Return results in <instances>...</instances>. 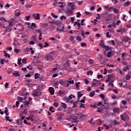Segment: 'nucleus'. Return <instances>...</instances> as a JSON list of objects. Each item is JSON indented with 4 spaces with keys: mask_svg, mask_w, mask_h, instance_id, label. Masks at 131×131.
Returning <instances> with one entry per match:
<instances>
[{
    "mask_svg": "<svg viewBox=\"0 0 131 131\" xmlns=\"http://www.w3.org/2000/svg\"><path fill=\"white\" fill-rule=\"evenodd\" d=\"M32 96L34 97H40L41 96V93L37 90H34L32 93Z\"/></svg>",
    "mask_w": 131,
    "mask_h": 131,
    "instance_id": "nucleus-1",
    "label": "nucleus"
},
{
    "mask_svg": "<svg viewBox=\"0 0 131 131\" xmlns=\"http://www.w3.org/2000/svg\"><path fill=\"white\" fill-rule=\"evenodd\" d=\"M45 59L47 60V61H53V60H54L53 56L50 54L46 55L45 56Z\"/></svg>",
    "mask_w": 131,
    "mask_h": 131,
    "instance_id": "nucleus-2",
    "label": "nucleus"
},
{
    "mask_svg": "<svg viewBox=\"0 0 131 131\" xmlns=\"http://www.w3.org/2000/svg\"><path fill=\"white\" fill-rule=\"evenodd\" d=\"M77 115H78V116H79L80 119H82L84 118V117H86V115H84L83 114H82L80 112H78L77 114Z\"/></svg>",
    "mask_w": 131,
    "mask_h": 131,
    "instance_id": "nucleus-3",
    "label": "nucleus"
},
{
    "mask_svg": "<svg viewBox=\"0 0 131 131\" xmlns=\"http://www.w3.org/2000/svg\"><path fill=\"white\" fill-rule=\"evenodd\" d=\"M49 92L50 93V94L51 95V96H53V95H54V94H55V90L54 89V88L53 87H50L49 88Z\"/></svg>",
    "mask_w": 131,
    "mask_h": 131,
    "instance_id": "nucleus-4",
    "label": "nucleus"
},
{
    "mask_svg": "<svg viewBox=\"0 0 131 131\" xmlns=\"http://www.w3.org/2000/svg\"><path fill=\"white\" fill-rule=\"evenodd\" d=\"M68 5L71 7L72 10H75V5L73 4V3L69 2L68 3Z\"/></svg>",
    "mask_w": 131,
    "mask_h": 131,
    "instance_id": "nucleus-5",
    "label": "nucleus"
},
{
    "mask_svg": "<svg viewBox=\"0 0 131 131\" xmlns=\"http://www.w3.org/2000/svg\"><path fill=\"white\" fill-rule=\"evenodd\" d=\"M121 111V110L119 107H115L113 109V112L115 113H119Z\"/></svg>",
    "mask_w": 131,
    "mask_h": 131,
    "instance_id": "nucleus-6",
    "label": "nucleus"
},
{
    "mask_svg": "<svg viewBox=\"0 0 131 131\" xmlns=\"http://www.w3.org/2000/svg\"><path fill=\"white\" fill-rule=\"evenodd\" d=\"M32 17H34V19H36L37 20H39L40 19L39 13H34Z\"/></svg>",
    "mask_w": 131,
    "mask_h": 131,
    "instance_id": "nucleus-7",
    "label": "nucleus"
},
{
    "mask_svg": "<svg viewBox=\"0 0 131 131\" xmlns=\"http://www.w3.org/2000/svg\"><path fill=\"white\" fill-rule=\"evenodd\" d=\"M78 118L77 116H73L72 118V122H78Z\"/></svg>",
    "mask_w": 131,
    "mask_h": 131,
    "instance_id": "nucleus-8",
    "label": "nucleus"
},
{
    "mask_svg": "<svg viewBox=\"0 0 131 131\" xmlns=\"http://www.w3.org/2000/svg\"><path fill=\"white\" fill-rule=\"evenodd\" d=\"M120 118L121 120L125 121V118H126V115L125 114H123L120 115Z\"/></svg>",
    "mask_w": 131,
    "mask_h": 131,
    "instance_id": "nucleus-9",
    "label": "nucleus"
},
{
    "mask_svg": "<svg viewBox=\"0 0 131 131\" xmlns=\"http://www.w3.org/2000/svg\"><path fill=\"white\" fill-rule=\"evenodd\" d=\"M12 74L13 76H16V77L20 76V75L18 71H15L14 73H12Z\"/></svg>",
    "mask_w": 131,
    "mask_h": 131,
    "instance_id": "nucleus-10",
    "label": "nucleus"
},
{
    "mask_svg": "<svg viewBox=\"0 0 131 131\" xmlns=\"http://www.w3.org/2000/svg\"><path fill=\"white\" fill-rule=\"evenodd\" d=\"M102 106L104 107L105 109H108L109 108V103L104 102Z\"/></svg>",
    "mask_w": 131,
    "mask_h": 131,
    "instance_id": "nucleus-11",
    "label": "nucleus"
},
{
    "mask_svg": "<svg viewBox=\"0 0 131 131\" xmlns=\"http://www.w3.org/2000/svg\"><path fill=\"white\" fill-rule=\"evenodd\" d=\"M6 32H8V31H12V28H11V27H10V26H8L6 27V29L5 30Z\"/></svg>",
    "mask_w": 131,
    "mask_h": 131,
    "instance_id": "nucleus-12",
    "label": "nucleus"
},
{
    "mask_svg": "<svg viewBox=\"0 0 131 131\" xmlns=\"http://www.w3.org/2000/svg\"><path fill=\"white\" fill-rule=\"evenodd\" d=\"M61 107L62 108H63V109H67V104H66V103H63V102H61Z\"/></svg>",
    "mask_w": 131,
    "mask_h": 131,
    "instance_id": "nucleus-13",
    "label": "nucleus"
},
{
    "mask_svg": "<svg viewBox=\"0 0 131 131\" xmlns=\"http://www.w3.org/2000/svg\"><path fill=\"white\" fill-rule=\"evenodd\" d=\"M82 96H83V94H81V92H78V100H79V99H80V98H81V97H82Z\"/></svg>",
    "mask_w": 131,
    "mask_h": 131,
    "instance_id": "nucleus-14",
    "label": "nucleus"
},
{
    "mask_svg": "<svg viewBox=\"0 0 131 131\" xmlns=\"http://www.w3.org/2000/svg\"><path fill=\"white\" fill-rule=\"evenodd\" d=\"M99 46L102 47V48H104L105 47V43H104V40H102L100 41V43H99Z\"/></svg>",
    "mask_w": 131,
    "mask_h": 131,
    "instance_id": "nucleus-15",
    "label": "nucleus"
},
{
    "mask_svg": "<svg viewBox=\"0 0 131 131\" xmlns=\"http://www.w3.org/2000/svg\"><path fill=\"white\" fill-rule=\"evenodd\" d=\"M4 56L5 57H8V58H11V56H10V54H8L6 51H4Z\"/></svg>",
    "mask_w": 131,
    "mask_h": 131,
    "instance_id": "nucleus-16",
    "label": "nucleus"
},
{
    "mask_svg": "<svg viewBox=\"0 0 131 131\" xmlns=\"http://www.w3.org/2000/svg\"><path fill=\"white\" fill-rule=\"evenodd\" d=\"M129 38L128 37H124L122 40V41H124L125 42H127L128 40H129Z\"/></svg>",
    "mask_w": 131,
    "mask_h": 131,
    "instance_id": "nucleus-17",
    "label": "nucleus"
},
{
    "mask_svg": "<svg viewBox=\"0 0 131 131\" xmlns=\"http://www.w3.org/2000/svg\"><path fill=\"white\" fill-rule=\"evenodd\" d=\"M39 76H40V74L36 73L34 76L35 79H38L39 78Z\"/></svg>",
    "mask_w": 131,
    "mask_h": 131,
    "instance_id": "nucleus-18",
    "label": "nucleus"
},
{
    "mask_svg": "<svg viewBox=\"0 0 131 131\" xmlns=\"http://www.w3.org/2000/svg\"><path fill=\"white\" fill-rule=\"evenodd\" d=\"M71 79H72V78H70L69 79V80H68L69 83H70V84H74V80H71Z\"/></svg>",
    "mask_w": 131,
    "mask_h": 131,
    "instance_id": "nucleus-19",
    "label": "nucleus"
},
{
    "mask_svg": "<svg viewBox=\"0 0 131 131\" xmlns=\"http://www.w3.org/2000/svg\"><path fill=\"white\" fill-rule=\"evenodd\" d=\"M67 13H68V14H71V15H72L73 14V10L68 9Z\"/></svg>",
    "mask_w": 131,
    "mask_h": 131,
    "instance_id": "nucleus-20",
    "label": "nucleus"
},
{
    "mask_svg": "<svg viewBox=\"0 0 131 131\" xmlns=\"http://www.w3.org/2000/svg\"><path fill=\"white\" fill-rule=\"evenodd\" d=\"M17 100L18 101H19L21 103H22V102H23V97L17 96Z\"/></svg>",
    "mask_w": 131,
    "mask_h": 131,
    "instance_id": "nucleus-21",
    "label": "nucleus"
},
{
    "mask_svg": "<svg viewBox=\"0 0 131 131\" xmlns=\"http://www.w3.org/2000/svg\"><path fill=\"white\" fill-rule=\"evenodd\" d=\"M60 83V84L63 85L65 84L66 83V81H65L64 80H60L59 81H58Z\"/></svg>",
    "mask_w": 131,
    "mask_h": 131,
    "instance_id": "nucleus-22",
    "label": "nucleus"
},
{
    "mask_svg": "<svg viewBox=\"0 0 131 131\" xmlns=\"http://www.w3.org/2000/svg\"><path fill=\"white\" fill-rule=\"evenodd\" d=\"M95 91H92L91 93H90V97H94V96H95Z\"/></svg>",
    "mask_w": 131,
    "mask_h": 131,
    "instance_id": "nucleus-23",
    "label": "nucleus"
},
{
    "mask_svg": "<svg viewBox=\"0 0 131 131\" xmlns=\"http://www.w3.org/2000/svg\"><path fill=\"white\" fill-rule=\"evenodd\" d=\"M113 10L115 14H118L119 13V10L116 8H113Z\"/></svg>",
    "mask_w": 131,
    "mask_h": 131,
    "instance_id": "nucleus-24",
    "label": "nucleus"
},
{
    "mask_svg": "<svg viewBox=\"0 0 131 131\" xmlns=\"http://www.w3.org/2000/svg\"><path fill=\"white\" fill-rule=\"evenodd\" d=\"M33 27L34 28H36V25H35V24H34V23L31 24V29H33Z\"/></svg>",
    "mask_w": 131,
    "mask_h": 131,
    "instance_id": "nucleus-25",
    "label": "nucleus"
},
{
    "mask_svg": "<svg viewBox=\"0 0 131 131\" xmlns=\"http://www.w3.org/2000/svg\"><path fill=\"white\" fill-rule=\"evenodd\" d=\"M5 118L6 119V121H10V122L13 121V120L10 119V117L6 116L5 117Z\"/></svg>",
    "mask_w": 131,
    "mask_h": 131,
    "instance_id": "nucleus-26",
    "label": "nucleus"
},
{
    "mask_svg": "<svg viewBox=\"0 0 131 131\" xmlns=\"http://www.w3.org/2000/svg\"><path fill=\"white\" fill-rule=\"evenodd\" d=\"M97 112H99V113H103V108L98 107L97 108Z\"/></svg>",
    "mask_w": 131,
    "mask_h": 131,
    "instance_id": "nucleus-27",
    "label": "nucleus"
},
{
    "mask_svg": "<svg viewBox=\"0 0 131 131\" xmlns=\"http://www.w3.org/2000/svg\"><path fill=\"white\" fill-rule=\"evenodd\" d=\"M29 104H30V102L29 101H26L25 102H24V105L26 106H28Z\"/></svg>",
    "mask_w": 131,
    "mask_h": 131,
    "instance_id": "nucleus-28",
    "label": "nucleus"
},
{
    "mask_svg": "<svg viewBox=\"0 0 131 131\" xmlns=\"http://www.w3.org/2000/svg\"><path fill=\"white\" fill-rule=\"evenodd\" d=\"M59 8H64V5H63V3L58 2Z\"/></svg>",
    "mask_w": 131,
    "mask_h": 131,
    "instance_id": "nucleus-29",
    "label": "nucleus"
},
{
    "mask_svg": "<svg viewBox=\"0 0 131 131\" xmlns=\"http://www.w3.org/2000/svg\"><path fill=\"white\" fill-rule=\"evenodd\" d=\"M63 101H66V102H68L69 100H70V98H69L68 97H65L63 99Z\"/></svg>",
    "mask_w": 131,
    "mask_h": 131,
    "instance_id": "nucleus-30",
    "label": "nucleus"
},
{
    "mask_svg": "<svg viewBox=\"0 0 131 131\" xmlns=\"http://www.w3.org/2000/svg\"><path fill=\"white\" fill-rule=\"evenodd\" d=\"M76 39L79 41H81V37L80 36H77L76 37Z\"/></svg>",
    "mask_w": 131,
    "mask_h": 131,
    "instance_id": "nucleus-31",
    "label": "nucleus"
},
{
    "mask_svg": "<svg viewBox=\"0 0 131 131\" xmlns=\"http://www.w3.org/2000/svg\"><path fill=\"white\" fill-rule=\"evenodd\" d=\"M107 79L105 80V82H109V80H110V78H111V75H108Z\"/></svg>",
    "mask_w": 131,
    "mask_h": 131,
    "instance_id": "nucleus-32",
    "label": "nucleus"
},
{
    "mask_svg": "<svg viewBox=\"0 0 131 131\" xmlns=\"http://www.w3.org/2000/svg\"><path fill=\"white\" fill-rule=\"evenodd\" d=\"M42 26H43L44 28H47V27H49V25L48 23H44L42 25Z\"/></svg>",
    "mask_w": 131,
    "mask_h": 131,
    "instance_id": "nucleus-33",
    "label": "nucleus"
},
{
    "mask_svg": "<svg viewBox=\"0 0 131 131\" xmlns=\"http://www.w3.org/2000/svg\"><path fill=\"white\" fill-rule=\"evenodd\" d=\"M129 5H130V3H129V2H127L124 4V6H125V7H127L129 6Z\"/></svg>",
    "mask_w": 131,
    "mask_h": 131,
    "instance_id": "nucleus-34",
    "label": "nucleus"
},
{
    "mask_svg": "<svg viewBox=\"0 0 131 131\" xmlns=\"http://www.w3.org/2000/svg\"><path fill=\"white\" fill-rule=\"evenodd\" d=\"M117 32H121L122 33H123L124 32V30L122 29H119V30H117Z\"/></svg>",
    "mask_w": 131,
    "mask_h": 131,
    "instance_id": "nucleus-35",
    "label": "nucleus"
},
{
    "mask_svg": "<svg viewBox=\"0 0 131 131\" xmlns=\"http://www.w3.org/2000/svg\"><path fill=\"white\" fill-rule=\"evenodd\" d=\"M90 73L91 75H93V71L90 70V71H88L87 72V75H90Z\"/></svg>",
    "mask_w": 131,
    "mask_h": 131,
    "instance_id": "nucleus-36",
    "label": "nucleus"
},
{
    "mask_svg": "<svg viewBox=\"0 0 131 131\" xmlns=\"http://www.w3.org/2000/svg\"><path fill=\"white\" fill-rule=\"evenodd\" d=\"M59 94L60 96H62V95H63V94H65V91H61V90L59 91Z\"/></svg>",
    "mask_w": 131,
    "mask_h": 131,
    "instance_id": "nucleus-37",
    "label": "nucleus"
},
{
    "mask_svg": "<svg viewBox=\"0 0 131 131\" xmlns=\"http://www.w3.org/2000/svg\"><path fill=\"white\" fill-rule=\"evenodd\" d=\"M7 22H9V25L8 26L11 27V26H13V21H10L9 20H7Z\"/></svg>",
    "mask_w": 131,
    "mask_h": 131,
    "instance_id": "nucleus-38",
    "label": "nucleus"
},
{
    "mask_svg": "<svg viewBox=\"0 0 131 131\" xmlns=\"http://www.w3.org/2000/svg\"><path fill=\"white\" fill-rule=\"evenodd\" d=\"M21 61H22V58H19V59H18L17 60V63L18 64V65H20L21 64Z\"/></svg>",
    "mask_w": 131,
    "mask_h": 131,
    "instance_id": "nucleus-39",
    "label": "nucleus"
},
{
    "mask_svg": "<svg viewBox=\"0 0 131 131\" xmlns=\"http://www.w3.org/2000/svg\"><path fill=\"white\" fill-rule=\"evenodd\" d=\"M81 103H85V97L83 98V99L80 100Z\"/></svg>",
    "mask_w": 131,
    "mask_h": 131,
    "instance_id": "nucleus-40",
    "label": "nucleus"
},
{
    "mask_svg": "<svg viewBox=\"0 0 131 131\" xmlns=\"http://www.w3.org/2000/svg\"><path fill=\"white\" fill-rule=\"evenodd\" d=\"M59 81H55V82H54V86L59 85Z\"/></svg>",
    "mask_w": 131,
    "mask_h": 131,
    "instance_id": "nucleus-41",
    "label": "nucleus"
},
{
    "mask_svg": "<svg viewBox=\"0 0 131 131\" xmlns=\"http://www.w3.org/2000/svg\"><path fill=\"white\" fill-rule=\"evenodd\" d=\"M126 18H127V16H126V15H124L122 20H124V21H126L127 20Z\"/></svg>",
    "mask_w": 131,
    "mask_h": 131,
    "instance_id": "nucleus-42",
    "label": "nucleus"
},
{
    "mask_svg": "<svg viewBox=\"0 0 131 131\" xmlns=\"http://www.w3.org/2000/svg\"><path fill=\"white\" fill-rule=\"evenodd\" d=\"M103 48L104 49H105V50H106V51H109V50H110V47L109 46H105Z\"/></svg>",
    "mask_w": 131,
    "mask_h": 131,
    "instance_id": "nucleus-43",
    "label": "nucleus"
},
{
    "mask_svg": "<svg viewBox=\"0 0 131 131\" xmlns=\"http://www.w3.org/2000/svg\"><path fill=\"white\" fill-rule=\"evenodd\" d=\"M36 32H37V33H41V29H38V30H36Z\"/></svg>",
    "mask_w": 131,
    "mask_h": 131,
    "instance_id": "nucleus-44",
    "label": "nucleus"
},
{
    "mask_svg": "<svg viewBox=\"0 0 131 131\" xmlns=\"http://www.w3.org/2000/svg\"><path fill=\"white\" fill-rule=\"evenodd\" d=\"M97 78L100 79V78H103V75H97Z\"/></svg>",
    "mask_w": 131,
    "mask_h": 131,
    "instance_id": "nucleus-45",
    "label": "nucleus"
},
{
    "mask_svg": "<svg viewBox=\"0 0 131 131\" xmlns=\"http://www.w3.org/2000/svg\"><path fill=\"white\" fill-rule=\"evenodd\" d=\"M19 52H20L19 49H14V53H15L16 54L19 53Z\"/></svg>",
    "mask_w": 131,
    "mask_h": 131,
    "instance_id": "nucleus-46",
    "label": "nucleus"
},
{
    "mask_svg": "<svg viewBox=\"0 0 131 131\" xmlns=\"http://www.w3.org/2000/svg\"><path fill=\"white\" fill-rule=\"evenodd\" d=\"M6 61V60H4V59H1L0 63L2 64V65H4V62Z\"/></svg>",
    "mask_w": 131,
    "mask_h": 131,
    "instance_id": "nucleus-47",
    "label": "nucleus"
},
{
    "mask_svg": "<svg viewBox=\"0 0 131 131\" xmlns=\"http://www.w3.org/2000/svg\"><path fill=\"white\" fill-rule=\"evenodd\" d=\"M62 19H64V20H66V17L64 15H62L61 17H60V20H62Z\"/></svg>",
    "mask_w": 131,
    "mask_h": 131,
    "instance_id": "nucleus-48",
    "label": "nucleus"
},
{
    "mask_svg": "<svg viewBox=\"0 0 131 131\" xmlns=\"http://www.w3.org/2000/svg\"><path fill=\"white\" fill-rule=\"evenodd\" d=\"M53 105L54 107H59V103L57 102L54 103Z\"/></svg>",
    "mask_w": 131,
    "mask_h": 131,
    "instance_id": "nucleus-49",
    "label": "nucleus"
},
{
    "mask_svg": "<svg viewBox=\"0 0 131 131\" xmlns=\"http://www.w3.org/2000/svg\"><path fill=\"white\" fill-rule=\"evenodd\" d=\"M121 103H122V104L124 105H126V104H127V102H126V101L125 100H122L121 101Z\"/></svg>",
    "mask_w": 131,
    "mask_h": 131,
    "instance_id": "nucleus-50",
    "label": "nucleus"
},
{
    "mask_svg": "<svg viewBox=\"0 0 131 131\" xmlns=\"http://www.w3.org/2000/svg\"><path fill=\"white\" fill-rule=\"evenodd\" d=\"M23 113H24V114H25V115H27V114H28L27 109L24 110V111H23Z\"/></svg>",
    "mask_w": 131,
    "mask_h": 131,
    "instance_id": "nucleus-51",
    "label": "nucleus"
},
{
    "mask_svg": "<svg viewBox=\"0 0 131 131\" xmlns=\"http://www.w3.org/2000/svg\"><path fill=\"white\" fill-rule=\"evenodd\" d=\"M45 45L44 46L45 48H47V47H49V43L48 42H45Z\"/></svg>",
    "mask_w": 131,
    "mask_h": 131,
    "instance_id": "nucleus-52",
    "label": "nucleus"
},
{
    "mask_svg": "<svg viewBox=\"0 0 131 131\" xmlns=\"http://www.w3.org/2000/svg\"><path fill=\"white\" fill-rule=\"evenodd\" d=\"M80 108H85V106H84V104L81 103Z\"/></svg>",
    "mask_w": 131,
    "mask_h": 131,
    "instance_id": "nucleus-53",
    "label": "nucleus"
},
{
    "mask_svg": "<svg viewBox=\"0 0 131 131\" xmlns=\"http://www.w3.org/2000/svg\"><path fill=\"white\" fill-rule=\"evenodd\" d=\"M52 16H53V18H58V15H56L54 14V13H51Z\"/></svg>",
    "mask_w": 131,
    "mask_h": 131,
    "instance_id": "nucleus-54",
    "label": "nucleus"
},
{
    "mask_svg": "<svg viewBox=\"0 0 131 131\" xmlns=\"http://www.w3.org/2000/svg\"><path fill=\"white\" fill-rule=\"evenodd\" d=\"M99 97L102 99H105V96L104 94H100Z\"/></svg>",
    "mask_w": 131,
    "mask_h": 131,
    "instance_id": "nucleus-55",
    "label": "nucleus"
},
{
    "mask_svg": "<svg viewBox=\"0 0 131 131\" xmlns=\"http://www.w3.org/2000/svg\"><path fill=\"white\" fill-rule=\"evenodd\" d=\"M126 80H128L130 79V76H129V75H126Z\"/></svg>",
    "mask_w": 131,
    "mask_h": 131,
    "instance_id": "nucleus-56",
    "label": "nucleus"
},
{
    "mask_svg": "<svg viewBox=\"0 0 131 131\" xmlns=\"http://www.w3.org/2000/svg\"><path fill=\"white\" fill-rule=\"evenodd\" d=\"M111 54H112V52H108V54L107 55V57H108V58H110V57H111Z\"/></svg>",
    "mask_w": 131,
    "mask_h": 131,
    "instance_id": "nucleus-57",
    "label": "nucleus"
},
{
    "mask_svg": "<svg viewBox=\"0 0 131 131\" xmlns=\"http://www.w3.org/2000/svg\"><path fill=\"white\" fill-rule=\"evenodd\" d=\"M85 15H92V13L88 12L86 11H85Z\"/></svg>",
    "mask_w": 131,
    "mask_h": 131,
    "instance_id": "nucleus-58",
    "label": "nucleus"
},
{
    "mask_svg": "<svg viewBox=\"0 0 131 131\" xmlns=\"http://www.w3.org/2000/svg\"><path fill=\"white\" fill-rule=\"evenodd\" d=\"M22 61L24 64H26V63H27V61H26V59L25 58L23 59Z\"/></svg>",
    "mask_w": 131,
    "mask_h": 131,
    "instance_id": "nucleus-59",
    "label": "nucleus"
},
{
    "mask_svg": "<svg viewBox=\"0 0 131 131\" xmlns=\"http://www.w3.org/2000/svg\"><path fill=\"white\" fill-rule=\"evenodd\" d=\"M34 61L35 63H36V64H38V63L40 62L39 60H35V59H34Z\"/></svg>",
    "mask_w": 131,
    "mask_h": 131,
    "instance_id": "nucleus-60",
    "label": "nucleus"
},
{
    "mask_svg": "<svg viewBox=\"0 0 131 131\" xmlns=\"http://www.w3.org/2000/svg\"><path fill=\"white\" fill-rule=\"evenodd\" d=\"M80 16H81V14H80V12H77V18H79Z\"/></svg>",
    "mask_w": 131,
    "mask_h": 131,
    "instance_id": "nucleus-61",
    "label": "nucleus"
},
{
    "mask_svg": "<svg viewBox=\"0 0 131 131\" xmlns=\"http://www.w3.org/2000/svg\"><path fill=\"white\" fill-rule=\"evenodd\" d=\"M70 40H74V37L73 36H71L70 37Z\"/></svg>",
    "mask_w": 131,
    "mask_h": 131,
    "instance_id": "nucleus-62",
    "label": "nucleus"
},
{
    "mask_svg": "<svg viewBox=\"0 0 131 131\" xmlns=\"http://www.w3.org/2000/svg\"><path fill=\"white\" fill-rule=\"evenodd\" d=\"M20 15H21V12H18L17 13H15V16H16V17H19Z\"/></svg>",
    "mask_w": 131,
    "mask_h": 131,
    "instance_id": "nucleus-63",
    "label": "nucleus"
},
{
    "mask_svg": "<svg viewBox=\"0 0 131 131\" xmlns=\"http://www.w3.org/2000/svg\"><path fill=\"white\" fill-rule=\"evenodd\" d=\"M84 80L85 84H89V80H88V79H85Z\"/></svg>",
    "mask_w": 131,
    "mask_h": 131,
    "instance_id": "nucleus-64",
    "label": "nucleus"
}]
</instances>
